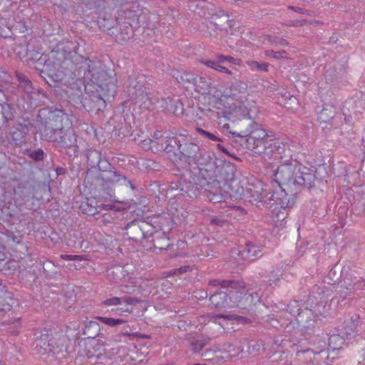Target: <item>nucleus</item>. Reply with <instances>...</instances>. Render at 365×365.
<instances>
[{
    "label": "nucleus",
    "instance_id": "nucleus-41",
    "mask_svg": "<svg viewBox=\"0 0 365 365\" xmlns=\"http://www.w3.org/2000/svg\"><path fill=\"white\" fill-rule=\"evenodd\" d=\"M197 131L203 138H207V139L213 140V141H218V142L221 141V139L219 138L215 135H214L213 133L206 131L200 128H197Z\"/></svg>",
    "mask_w": 365,
    "mask_h": 365
},
{
    "label": "nucleus",
    "instance_id": "nucleus-45",
    "mask_svg": "<svg viewBox=\"0 0 365 365\" xmlns=\"http://www.w3.org/2000/svg\"><path fill=\"white\" fill-rule=\"evenodd\" d=\"M307 24H308V21L307 20H306V19H299V20L291 21L288 24V26L298 27V26H304L307 25Z\"/></svg>",
    "mask_w": 365,
    "mask_h": 365
},
{
    "label": "nucleus",
    "instance_id": "nucleus-17",
    "mask_svg": "<svg viewBox=\"0 0 365 365\" xmlns=\"http://www.w3.org/2000/svg\"><path fill=\"white\" fill-rule=\"evenodd\" d=\"M225 62L239 66L242 65V59L222 53H217L214 59L200 60L201 63L210 68L227 75H232V71L230 69L222 65Z\"/></svg>",
    "mask_w": 365,
    "mask_h": 365
},
{
    "label": "nucleus",
    "instance_id": "nucleus-34",
    "mask_svg": "<svg viewBox=\"0 0 365 365\" xmlns=\"http://www.w3.org/2000/svg\"><path fill=\"white\" fill-rule=\"evenodd\" d=\"M197 79V76L190 72H184L180 75V82L187 88L193 87L195 82Z\"/></svg>",
    "mask_w": 365,
    "mask_h": 365
},
{
    "label": "nucleus",
    "instance_id": "nucleus-31",
    "mask_svg": "<svg viewBox=\"0 0 365 365\" xmlns=\"http://www.w3.org/2000/svg\"><path fill=\"white\" fill-rule=\"evenodd\" d=\"M210 341V338L207 336H202L191 343L192 350L193 352L197 353L200 351L205 345L208 344Z\"/></svg>",
    "mask_w": 365,
    "mask_h": 365
},
{
    "label": "nucleus",
    "instance_id": "nucleus-53",
    "mask_svg": "<svg viewBox=\"0 0 365 365\" xmlns=\"http://www.w3.org/2000/svg\"><path fill=\"white\" fill-rule=\"evenodd\" d=\"M71 150L73 152L74 156H78V146L77 145H70V152Z\"/></svg>",
    "mask_w": 365,
    "mask_h": 365
},
{
    "label": "nucleus",
    "instance_id": "nucleus-13",
    "mask_svg": "<svg viewBox=\"0 0 365 365\" xmlns=\"http://www.w3.org/2000/svg\"><path fill=\"white\" fill-rule=\"evenodd\" d=\"M312 309H302L300 307L299 302L298 301L290 302L287 307V311L293 317H296L297 321L299 324H302V327L309 329L310 327H314V321L311 318L313 316V313L322 314V309H325V306L323 302L316 304L312 307Z\"/></svg>",
    "mask_w": 365,
    "mask_h": 365
},
{
    "label": "nucleus",
    "instance_id": "nucleus-2",
    "mask_svg": "<svg viewBox=\"0 0 365 365\" xmlns=\"http://www.w3.org/2000/svg\"><path fill=\"white\" fill-rule=\"evenodd\" d=\"M274 173V179L271 182L270 186L273 187L270 199L276 197L277 203L283 210L291 208L295 203V196L288 197L282 185H287L294 190H300L302 187H311L314 185L315 176L310 169L304 166L297 160H290L289 163H282Z\"/></svg>",
    "mask_w": 365,
    "mask_h": 365
},
{
    "label": "nucleus",
    "instance_id": "nucleus-28",
    "mask_svg": "<svg viewBox=\"0 0 365 365\" xmlns=\"http://www.w3.org/2000/svg\"><path fill=\"white\" fill-rule=\"evenodd\" d=\"M209 285L212 287H221L222 288L239 287L242 285L240 281L237 280H225V279H212L209 282Z\"/></svg>",
    "mask_w": 365,
    "mask_h": 365
},
{
    "label": "nucleus",
    "instance_id": "nucleus-51",
    "mask_svg": "<svg viewBox=\"0 0 365 365\" xmlns=\"http://www.w3.org/2000/svg\"><path fill=\"white\" fill-rule=\"evenodd\" d=\"M280 279V275H277L274 277V279H269V284L270 285H277V282Z\"/></svg>",
    "mask_w": 365,
    "mask_h": 365
},
{
    "label": "nucleus",
    "instance_id": "nucleus-39",
    "mask_svg": "<svg viewBox=\"0 0 365 365\" xmlns=\"http://www.w3.org/2000/svg\"><path fill=\"white\" fill-rule=\"evenodd\" d=\"M123 336H128L130 340L134 339H149L151 336L146 334H141L139 332L129 333L128 331L122 332Z\"/></svg>",
    "mask_w": 365,
    "mask_h": 365
},
{
    "label": "nucleus",
    "instance_id": "nucleus-60",
    "mask_svg": "<svg viewBox=\"0 0 365 365\" xmlns=\"http://www.w3.org/2000/svg\"><path fill=\"white\" fill-rule=\"evenodd\" d=\"M217 317H219V318H224V319H230V318H229V316H227V315H224V314H220V315H217Z\"/></svg>",
    "mask_w": 365,
    "mask_h": 365
},
{
    "label": "nucleus",
    "instance_id": "nucleus-3",
    "mask_svg": "<svg viewBox=\"0 0 365 365\" xmlns=\"http://www.w3.org/2000/svg\"><path fill=\"white\" fill-rule=\"evenodd\" d=\"M227 129L232 136L247 138V148L255 156L261 158L269 164L290 156V150L286 145H280L256 122L250 121L246 129L240 132L230 130L229 125Z\"/></svg>",
    "mask_w": 365,
    "mask_h": 365
},
{
    "label": "nucleus",
    "instance_id": "nucleus-24",
    "mask_svg": "<svg viewBox=\"0 0 365 365\" xmlns=\"http://www.w3.org/2000/svg\"><path fill=\"white\" fill-rule=\"evenodd\" d=\"M210 301L211 305L217 309H228L227 292L214 293L210 296Z\"/></svg>",
    "mask_w": 365,
    "mask_h": 365
},
{
    "label": "nucleus",
    "instance_id": "nucleus-55",
    "mask_svg": "<svg viewBox=\"0 0 365 365\" xmlns=\"http://www.w3.org/2000/svg\"><path fill=\"white\" fill-rule=\"evenodd\" d=\"M190 269H189V267H181L178 269V272H186L187 271H188Z\"/></svg>",
    "mask_w": 365,
    "mask_h": 365
},
{
    "label": "nucleus",
    "instance_id": "nucleus-21",
    "mask_svg": "<svg viewBox=\"0 0 365 365\" xmlns=\"http://www.w3.org/2000/svg\"><path fill=\"white\" fill-rule=\"evenodd\" d=\"M247 84L242 81H237L232 84L230 90L227 91L233 98L236 105L242 103L247 100L248 94Z\"/></svg>",
    "mask_w": 365,
    "mask_h": 365
},
{
    "label": "nucleus",
    "instance_id": "nucleus-63",
    "mask_svg": "<svg viewBox=\"0 0 365 365\" xmlns=\"http://www.w3.org/2000/svg\"><path fill=\"white\" fill-rule=\"evenodd\" d=\"M121 292H127V293H128V292H129V291H128V290H125V289H121Z\"/></svg>",
    "mask_w": 365,
    "mask_h": 365
},
{
    "label": "nucleus",
    "instance_id": "nucleus-46",
    "mask_svg": "<svg viewBox=\"0 0 365 365\" xmlns=\"http://www.w3.org/2000/svg\"><path fill=\"white\" fill-rule=\"evenodd\" d=\"M328 113H334V112H331L328 108H323L319 113V118L323 122L329 121V118H327Z\"/></svg>",
    "mask_w": 365,
    "mask_h": 365
},
{
    "label": "nucleus",
    "instance_id": "nucleus-37",
    "mask_svg": "<svg viewBox=\"0 0 365 365\" xmlns=\"http://www.w3.org/2000/svg\"><path fill=\"white\" fill-rule=\"evenodd\" d=\"M246 64L252 71H268V64L266 63H259L255 61H247Z\"/></svg>",
    "mask_w": 365,
    "mask_h": 365
},
{
    "label": "nucleus",
    "instance_id": "nucleus-14",
    "mask_svg": "<svg viewBox=\"0 0 365 365\" xmlns=\"http://www.w3.org/2000/svg\"><path fill=\"white\" fill-rule=\"evenodd\" d=\"M235 168L232 165H222L220 166H215L213 163V173L210 178H200L199 182H194L193 187L196 185H201L205 186L210 183H217L218 185L220 184H228L232 182L235 178Z\"/></svg>",
    "mask_w": 365,
    "mask_h": 365
},
{
    "label": "nucleus",
    "instance_id": "nucleus-6",
    "mask_svg": "<svg viewBox=\"0 0 365 365\" xmlns=\"http://www.w3.org/2000/svg\"><path fill=\"white\" fill-rule=\"evenodd\" d=\"M98 168V173L94 174L93 171L87 172L85 183L91 191L98 192L101 196V191H107L115 184L128 183L132 190L135 187L131 182L124 175L118 173L115 169L106 159L102 158L96 165Z\"/></svg>",
    "mask_w": 365,
    "mask_h": 365
},
{
    "label": "nucleus",
    "instance_id": "nucleus-44",
    "mask_svg": "<svg viewBox=\"0 0 365 365\" xmlns=\"http://www.w3.org/2000/svg\"><path fill=\"white\" fill-rule=\"evenodd\" d=\"M140 302V300H139L138 299L135 298V297H128V296H125V297H122V303L124 302L126 304H129V305H134V304L139 303Z\"/></svg>",
    "mask_w": 365,
    "mask_h": 365
},
{
    "label": "nucleus",
    "instance_id": "nucleus-4",
    "mask_svg": "<svg viewBox=\"0 0 365 365\" xmlns=\"http://www.w3.org/2000/svg\"><path fill=\"white\" fill-rule=\"evenodd\" d=\"M173 141L187 163L182 175L192 187L194 182H199V178H210L213 173V161L208 155L202 153L197 144L186 138L183 137L181 140L175 138Z\"/></svg>",
    "mask_w": 365,
    "mask_h": 365
},
{
    "label": "nucleus",
    "instance_id": "nucleus-22",
    "mask_svg": "<svg viewBox=\"0 0 365 365\" xmlns=\"http://www.w3.org/2000/svg\"><path fill=\"white\" fill-rule=\"evenodd\" d=\"M238 255L243 260L252 262L262 256V248L252 243H247L238 251Z\"/></svg>",
    "mask_w": 365,
    "mask_h": 365
},
{
    "label": "nucleus",
    "instance_id": "nucleus-30",
    "mask_svg": "<svg viewBox=\"0 0 365 365\" xmlns=\"http://www.w3.org/2000/svg\"><path fill=\"white\" fill-rule=\"evenodd\" d=\"M135 103L139 104L140 107L149 108L153 103L151 101L147 93L141 90H138Z\"/></svg>",
    "mask_w": 365,
    "mask_h": 365
},
{
    "label": "nucleus",
    "instance_id": "nucleus-26",
    "mask_svg": "<svg viewBox=\"0 0 365 365\" xmlns=\"http://www.w3.org/2000/svg\"><path fill=\"white\" fill-rule=\"evenodd\" d=\"M100 326L95 321H90L85 325L83 334L86 336L83 339H97L96 336L100 333Z\"/></svg>",
    "mask_w": 365,
    "mask_h": 365
},
{
    "label": "nucleus",
    "instance_id": "nucleus-25",
    "mask_svg": "<svg viewBox=\"0 0 365 365\" xmlns=\"http://www.w3.org/2000/svg\"><path fill=\"white\" fill-rule=\"evenodd\" d=\"M195 91L201 95H210L211 91V83L205 77L197 76L193 87Z\"/></svg>",
    "mask_w": 365,
    "mask_h": 365
},
{
    "label": "nucleus",
    "instance_id": "nucleus-52",
    "mask_svg": "<svg viewBox=\"0 0 365 365\" xmlns=\"http://www.w3.org/2000/svg\"><path fill=\"white\" fill-rule=\"evenodd\" d=\"M221 152L225 153L226 155L230 156L232 158H235V159L237 158L236 156L233 153H231L226 148H225Z\"/></svg>",
    "mask_w": 365,
    "mask_h": 365
},
{
    "label": "nucleus",
    "instance_id": "nucleus-58",
    "mask_svg": "<svg viewBox=\"0 0 365 365\" xmlns=\"http://www.w3.org/2000/svg\"><path fill=\"white\" fill-rule=\"evenodd\" d=\"M280 44L283 46H286L288 44V42L285 39H282L280 41Z\"/></svg>",
    "mask_w": 365,
    "mask_h": 365
},
{
    "label": "nucleus",
    "instance_id": "nucleus-8",
    "mask_svg": "<svg viewBox=\"0 0 365 365\" xmlns=\"http://www.w3.org/2000/svg\"><path fill=\"white\" fill-rule=\"evenodd\" d=\"M259 187H255L254 188L247 189V192L250 195L247 197L249 201L256 205L257 207L264 205L267 202L270 204L269 208L274 216H273L274 220L280 221L284 220L287 217L286 210H283L280 207L279 203H277L278 200L276 197L270 199V195L272 194L273 187L269 185L263 186L261 182H258Z\"/></svg>",
    "mask_w": 365,
    "mask_h": 365
},
{
    "label": "nucleus",
    "instance_id": "nucleus-36",
    "mask_svg": "<svg viewBox=\"0 0 365 365\" xmlns=\"http://www.w3.org/2000/svg\"><path fill=\"white\" fill-rule=\"evenodd\" d=\"M103 324L109 326V327H116L123 324H125L127 322L126 320L123 319H114V318H110V317H98L96 318Z\"/></svg>",
    "mask_w": 365,
    "mask_h": 365
},
{
    "label": "nucleus",
    "instance_id": "nucleus-32",
    "mask_svg": "<svg viewBox=\"0 0 365 365\" xmlns=\"http://www.w3.org/2000/svg\"><path fill=\"white\" fill-rule=\"evenodd\" d=\"M344 343V339L339 334H333L329 339V347L332 350H339Z\"/></svg>",
    "mask_w": 365,
    "mask_h": 365
},
{
    "label": "nucleus",
    "instance_id": "nucleus-49",
    "mask_svg": "<svg viewBox=\"0 0 365 365\" xmlns=\"http://www.w3.org/2000/svg\"><path fill=\"white\" fill-rule=\"evenodd\" d=\"M43 152L41 150H38L35 152H33L31 154V158L33 159H34L35 160H41L43 158Z\"/></svg>",
    "mask_w": 365,
    "mask_h": 365
},
{
    "label": "nucleus",
    "instance_id": "nucleus-42",
    "mask_svg": "<svg viewBox=\"0 0 365 365\" xmlns=\"http://www.w3.org/2000/svg\"><path fill=\"white\" fill-rule=\"evenodd\" d=\"M73 237L76 239L73 241V245H72V247L76 248V247H82V233L78 230H75L73 232Z\"/></svg>",
    "mask_w": 365,
    "mask_h": 365
},
{
    "label": "nucleus",
    "instance_id": "nucleus-33",
    "mask_svg": "<svg viewBox=\"0 0 365 365\" xmlns=\"http://www.w3.org/2000/svg\"><path fill=\"white\" fill-rule=\"evenodd\" d=\"M16 76L19 81V83L24 91L27 93H31L33 91V87L31 81L22 73L16 72Z\"/></svg>",
    "mask_w": 365,
    "mask_h": 365
},
{
    "label": "nucleus",
    "instance_id": "nucleus-12",
    "mask_svg": "<svg viewBox=\"0 0 365 365\" xmlns=\"http://www.w3.org/2000/svg\"><path fill=\"white\" fill-rule=\"evenodd\" d=\"M66 114L60 110L49 112L45 128L42 133L43 138L53 142H60L63 138V120Z\"/></svg>",
    "mask_w": 365,
    "mask_h": 365
},
{
    "label": "nucleus",
    "instance_id": "nucleus-43",
    "mask_svg": "<svg viewBox=\"0 0 365 365\" xmlns=\"http://www.w3.org/2000/svg\"><path fill=\"white\" fill-rule=\"evenodd\" d=\"M122 304V297H111L103 302V304L106 306H115Z\"/></svg>",
    "mask_w": 365,
    "mask_h": 365
},
{
    "label": "nucleus",
    "instance_id": "nucleus-64",
    "mask_svg": "<svg viewBox=\"0 0 365 365\" xmlns=\"http://www.w3.org/2000/svg\"><path fill=\"white\" fill-rule=\"evenodd\" d=\"M73 52H74L75 53H78V51H77V49H76V47H75V48H74V49H73Z\"/></svg>",
    "mask_w": 365,
    "mask_h": 365
},
{
    "label": "nucleus",
    "instance_id": "nucleus-35",
    "mask_svg": "<svg viewBox=\"0 0 365 365\" xmlns=\"http://www.w3.org/2000/svg\"><path fill=\"white\" fill-rule=\"evenodd\" d=\"M102 158L101 153L95 149H91L87 154L88 163L92 166L94 167L100 161V159Z\"/></svg>",
    "mask_w": 365,
    "mask_h": 365
},
{
    "label": "nucleus",
    "instance_id": "nucleus-18",
    "mask_svg": "<svg viewBox=\"0 0 365 365\" xmlns=\"http://www.w3.org/2000/svg\"><path fill=\"white\" fill-rule=\"evenodd\" d=\"M148 227L150 225L146 222L135 220L125 226V234L130 240L140 242L148 235Z\"/></svg>",
    "mask_w": 365,
    "mask_h": 365
},
{
    "label": "nucleus",
    "instance_id": "nucleus-47",
    "mask_svg": "<svg viewBox=\"0 0 365 365\" xmlns=\"http://www.w3.org/2000/svg\"><path fill=\"white\" fill-rule=\"evenodd\" d=\"M288 9L290 10H292L295 12L302 14H309V15L310 14V11L305 9L304 8H302V7L289 6H288Z\"/></svg>",
    "mask_w": 365,
    "mask_h": 365
},
{
    "label": "nucleus",
    "instance_id": "nucleus-54",
    "mask_svg": "<svg viewBox=\"0 0 365 365\" xmlns=\"http://www.w3.org/2000/svg\"><path fill=\"white\" fill-rule=\"evenodd\" d=\"M124 274L126 275V280H124L125 282H129L133 283V279L129 276L128 271L126 269V272H124Z\"/></svg>",
    "mask_w": 365,
    "mask_h": 365
},
{
    "label": "nucleus",
    "instance_id": "nucleus-59",
    "mask_svg": "<svg viewBox=\"0 0 365 365\" xmlns=\"http://www.w3.org/2000/svg\"><path fill=\"white\" fill-rule=\"evenodd\" d=\"M207 297V293L205 291L201 292L200 297L204 298Z\"/></svg>",
    "mask_w": 365,
    "mask_h": 365
},
{
    "label": "nucleus",
    "instance_id": "nucleus-20",
    "mask_svg": "<svg viewBox=\"0 0 365 365\" xmlns=\"http://www.w3.org/2000/svg\"><path fill=\"white\" fill-rule=\"evenodd\" d=\"M111 205H106L95 197H86L81 202L79 209L87 215H95L102 210L111 209Z\"/></svg>",
    "mask_w": 365,
    "mask_h": 365
},
{
    "label": "nucleus",
    "instance_id": "nucleus-50",
    "mask_svg": "<svg viewBox=\"0 0 365 365\" xmlns=\"http://www.w3.org/2000/svg\"><path fill=\"white\" fill-rule=\"evenodd\" d=\"M95 240L98 241V244L104 245L103 236L100 232H94L93 234Z\"/></svg>",
    "mask_w": 365,
    "mask_h": 365
},
{
    "label": "nucleus",
    "instance_id": "nucleus-40",
    "mask_svg": "<svg viewBox=\"0 0 365 365\" xmlns=\"http://www.w3.org/2000/svg\"><path fill=\"white\" fill-rule=\"evenodd\" d=\"M264 54L267 57L269 58L282 59L285 58V54H287V52L285 51H274L273 50H267L264 51Z\"/></svg>",
    "mask_w": 365,
    "mask_h": 365
},
{
    "label": "nucleus",
    "instance_id": "nucleus-61",
    "mask_svg": "<svg viewBox=\"0 0 365 365\" xmlns=\"http://www.w3.org/2000/svg\"><path fill=\"white\" fill-rule=\"evenodd\" d=\"M46 111H47V110H45V109H44V110H40V115H39V116H41V115H45V114H46Z\"/></svg>",
    "mask_w": 365,
    "mask_h": 365
},
{
    "label": "nucleus",
    "instance_id": "nucleus-5",
    "mask_svg": "<svg viewBox=\"0 0 365 365\" xmlns=\"http://www.w3.org/2000/svg\"><path fill=\"white\" fill-rule=\"evenodd\" d=\"M29 60L37 63L36 68L40 71L41 76L47 83L61 82L66 76V52L52 50L47 56L37 51L27 53Z\"/></svg>",
    "mask_w": 365,
    "mask_h": 365
},
{
    "label": "nucleus",
    "instance_id": "nucleus-19",
    "mask_svg": "<svg viewBox=\"0 0 365 365\" xmlns=\"http://www.w3.org/2000/svg\"><path fill=\"white\" fill-rule=\"evenodd\" d=\"M163 138V133L161 130H156L153 135V138L144 140L142 142V146L144 149L150 150L152 152L155 153L162 150H166L168 153L171 152L174 146L171 144L172 140L175 138H168L166 145L159 140Z\"/></svg>",
    "mask_w": 365,
    "mask_h": 365
},
{
    "label": "nucleus",
    "instance_id": "nucleus-11",
    "mask_svg": "<svg viewBox=\"0 0 365 365\" xmlns=\"http://www.w3.org/2000/svg\"><path fill=\"white\" fill-rule=\"evenodd\" d=\"M206 98H207L208 110H217L218 114L224 117H227V115L230 114L237 107L233 98L225 91L215 89Z\"/></svg>",
    "mask_w": 365,
    "mask_h": 365
},
{
    "label": "nucleus",
    "instance_id": "nucleus-1",
    "mask_svg": "<svg viewBox=\"0 0 365 365\" xmlns=\"http://www.w3.org/2000/svg\"><path fill=\"white\" fill-rule=\"evenodd\" d=\"M78 59L74 68L70 66L73 76L71 78L83 86L85 93L82 97L76 95V98L88 112L97 113L106 108V98L115 96L117 79L100 61H91L82 56H76V61Z\"/></svg>",
    "mask_w": 365,
    "mask_h": 365
},
{
    "label": "nucleus",
    "instance_id": "nucleus-7",
    "mask_svg": "<svg viewBox=\"0 0 365 365\" xmlns=\"http://www.w3.org/2000/svg\"><path fill=\"white\" fill-rule=\"evenodd\" d=\"M339 290L335 298L338 302H342L347 297H351L356 292L365 289V272L361 269L341 270V281L339 283Z\"/></svg>",
    "mask_w": 365,
    "mask_h": 365
},
{
    "label": "nucleus",
    "instance_id": "nucleus-23",
    "mask_svg": "<svg viewBox=\"0 0 365 365\" xmlns=\"http://www.w3.org/2000/svg\"><path fill=\"white\" fill-rule=\"evenodd\" d=\"M67 341L68 337L66 331L63 334L61 333H56L48 344L51 346V350L54 353H59L67 350Z\"/></svg>",
    "mask_w": 365,
    "mask_h": 365
},
{
    "label": "nucleus",
    "instance_id": "nucleus-38",
    "mask_svg": "<svg viewBox=\"0 0 365 365\" xmlns=\"http://www.w3.org/2000/svg\"><path fill=\"white\" fill-rule=\"evenodd\" d=\"M207 197L208 200L213 203L221 202L224 201L225 198V196L221 193V192H213L211 190H208Z\"/></svg>",
    "mask_w": 365,
    "mask_h": 365
},
{
    "label": "nucleus",
    "instance_id": "nucleus-10",
    "mask_svg": "<svg viewBox=\"0 0 365 365\" xmlns=\"http://www.w3.org/2000/svg\"><path fill=\"white\" fill-rule=\"evenodd\" d=\"M242 285L236 287H230L231 289L227 292L228 309L234 308H242L255 304L259 301L257 293H250L245 290V283L240 281Z\"/></svg>",
    "mask_w": 365,
    "mask_h": 365
},
{
    "label": "nucleus",
    "instance_id": "nucleus-62",
    "mask_svg": "<svg viewBox=\"0 0 365 365\" xmlns=\"http://www.w3.org/2000/svg\"><path fill=\"white\" fill-rule=\"evenodd\" d=\"M170 247V244H168L165 248H163V247H160V250H168V249H169V247Z\"/></svg>",
    "mask_w": 365,
    "mask_h": 365
},
{
    "label": "nucleus",
    "instance_id": "nucleus-15",
    "mask_svg": "<svg viewBox=\"0 0 365 365\" xmlns=\"http://www.w3.org/2000/svg\"><path fill=\"white\" fill-rule=\"evenodd\" d=\"M297 357L301 365H331L335 358L330 356L329 350L314 351L310 349L297 350Z\"/></svg>",
    "mask_w": 365,
    "mask_h": 365
},
{
    "label": "nucleus",
    "instance_id": "nucleus-48",
    "mask_svg": "<svg viewBox=\"0 0 365 365\" xmlns=\"http://www.w3.org/2000/svg\"><path fill=\"white\" fill-rule=\"evenodd\" d=\"M226 222V220L219 218V217H212L211 219V224L222 227Z\"/></svg>",
    "mask_w": 365,
    "mask_h": 365
},
{
    "label": "nucleus",
    "instance_id": "nucleus-57",
    "mask_svg": "<svg viewBox=\"0 0 365 365\" xmlns=\"http://www.w3.org/2000/svg\"><path fill=\"white\" fill-rule=\"evenodd\" d=\"M70 100H71L73 103H76L75 100V95L73 93H70Z\"/></svg>",
    "mask_w": 365,
    "mask_h": 365
},
{
    "label": "nucleus",
    "instance_id": "nucleus-27",
    "mask_svg": "<svg viewBox=\"0 0 365 365\" xmlns=\"http://www.w3.org/2000/svg\"><path fill=\"white\" fill-rule=\"evenodd\" d=\"M124 272H126L125 267L117 266L113 269L108 271V276L110 281L118 282L126 280V275L124 274Z\"/></svg>",
    "mask_w": 365,
    "mask_h": 365
},
{
    "label": "nucleus",
    "instance_id": "nucleus-16",
    "mask_svg": "<svg viewBox=\"0 0 365 365\" xmlns=\"http://www.w3.org/2000/svg\"><path fill=\"white\" fill-rule=\"evenodd\" d=\"M104 349L98 339H81L78 344V353L81 356L88 359L96 357L102 364H108L107 360H110L104 353Z\"/></svg>",
    "mask_w": 365,
    "mask_h": 365
},
{
    "label": "nucleus",
    "instance_id": "nucleus-9",
    "mask_svg": "<svg viewBox=\"0 0 365 365\" xmlns=\"http://www.w3.org/2000/svg\"><path fill=\"white\" fill-rule=\"evenodd\" d=\"M237 24V21L230 19L227 14H213L207 24L209 37L213 42L217 43L228 35H233Z\"/></svg>",
    "mask_w": 365,
    "mask_h": 365
},
{
    "label": "nucleus",
    "instance_id": "nucleus-29",
    "mask_svg": "<svg viewBox=\"0 0 365 365\" xmlns=\"http://www.w3.org/2000/svg\"><path fill=\"white\" fill-rule=\"evenodd\" d=\"M88 264V259L82 255H70V269H80Z\"/></svg>",
    "mask_w": 365,
    "mask_h": 365
},
{
    "label": "nucleus",
    "instance_id": "nucleus-56",
    "mask_svg": "<svg viewBox=\"0 0 365 365\" xmlns=\"http://www.w3.org/2000/svg\"><path fill=\"white\" fill-rule=\"evenodd\" d=\"M217 147L218 150H220V151H222V150L225 148V147L222 144H221V143H218V144L217 145Z\"/></svg>",
    "mask_w": 365,
    "mask_h": 365
}]
</instances>
